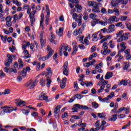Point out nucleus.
Returning <instances> with one entry per match:
<instances>
[{
    "instance_id": "nucleus-1",
    "label": "nucleus",
    "mask_w": 131,
    "mask_h": 131,
    "mask_svg": "<svg viewBox=\"0 0 131 131\" xmlns=\"http://www.w3.org/2000/svg\"><path fill=\"white\" fill-rule=\"evenodd\" d=\"M47 51L49 52H48V54L46 56L41 57V56L39 55H37V57H40L39 58V60L40 61H46V60H49V59H50V58H51V57L53 55H54V53H55V51H54V50L52 49L50 46H48Z\"/></svg>"
},
{
    "instance_id": "nucleus-2",
    "label": "nucleus",
    "mask_w": 131,
    "mask_h": 131,
    "mask_svg": "<svg viewBox=\"0 0 131 131\" xmlns=\"http://www.w3.org/2000/svg\"><path fill=\"white\" fill-rule=\"evenodd\" d=\"M47 71L48 72L47 74L46 75L47 77L46 80L47 81L46 85L47 88H50L51 86V83H52V80L51 77H52V74H53V71L51 68H48L47 69Z\"/></svg>"
},
{
    "instance_id": "nucleus-3",
    "label": "nucleus",
    "mask_w": 131,
    "mask_h": 131,
    "mask_svg": "<svg viewBox=\"0 0 131 131\" xmlns=\"http://www.w3.org/2000/svg\"><path fill=\"white\" fill-rule=\"evenodd\" d=\"M69 2L70 3H74L75 4H77L75 5V8L73 9L71 11V12H80L81 11V9H82V7H81V6L79 4H78L79 2H78V0H69Z\"/></svg>"
},
{
    "instance_id": "nucleus-4",
    "label": "nucleus",
    "mask_w": 131,
    "mask_h": 131,
    "mask_svg": "<svg viewBox=\"0 0 131 131\" xmlns=\"http://www.w3.org/2000/svg\"><path fill=\"white\" fill-rule=\"evenodd\" d=\"M17 109H18L17 107H15V108H12L11 109V107L7 106L6 108L1 112L0 115L3 116V115H5V113H11V112H13V111H16Z\"/></svg>"
},
{
    "instance_id": "nucleus-5",
    "label": "nucleus",
    "mask_w": 131,
    "mask_h": 131,
    "mask_svg": "<svg viewBox=\"0 0 131 131\" xmlns=\"http://www.w3.org/2000/svg\"><path fill=\"white\" fill-rule=\"evenodd\" d=\"M37 82H38V81L37 80V79H36L35 81L32 83V80H30L28 83L26 84V86L28 87L29 85H30V89L32 90L37 84Z\"/></svg>"
},
{
    "instance_id": "nucleus-6",
    "label": "nucleus",
    "mask_w": 131,
    "mask_h": 131,
    "mask_svg": "<svg viewBox=\"0 0 131 131\" xmlns=\"http://www.w3.org/2000/svg\"><path fill=\"white\" fill-rule=\"evenodd\" d=\"M63 67V74L68 76L69 74V68H68V61H66L64 65L62 66Z\"/></svg>"
},
{
    "instance_id": "nucleus-7",
    "label": "nucleus",
    "mask_w": 131,
    "mask_h": 131,
    "mask_svg": "<svg viewBox=\"0 0 131 131\" xmlns=\"http://www.w3.org/2000/svg\"><path fill=\"white\" fill-rule=\"evenodd\" d=\"M92 7L93 8L92 9V11L93 12V13H100V9H99V6H98L97 3L95 1H93Z\"/></svg>"
},
{
    "instance_id": "nucleus-8",
    "label": "nucleus",
    "mask_w": 131,
    "mask_h": 131,
    "mask_svg": "<svg viewBox=\"0 0 131 131\" xmlns=\"http://www.w3.org/2000/svg\"><path fill=\"white\" fill-rule=\"evenodd\" d=\"M102 48H103V50H101V53L102 55H107V50H108V43H107L106 42H104L103 43V45H102Z\"/></svg>"
},
{
    "instance_id": "nucleus-9",
    "label": "nucleus",
    "mask_w": 131,
    "mask_h": 131,
    "mask_svg": "<svg viewBox=\"0 0 131 131\" xmlns=\"http://www.w3.org/2000/svg\"><path fill=\"white\" fill-rule=\"evenodd\" d=\"M30 70L31 69L29 67H27L26 68H24L23 70L21 71V73L20 74V75H21L23 77H26L27 71L28 72H29V71H30Z\"/></svg>"
},
{
    "instance_id": "nucleus-10",
    "label": "nucleus",
    "mask_w": 131,
    "mask_h": 131,
    "mask_svg": "<svg viewBox=\"0 0 131 131\" xmlns=\"http://www.w3.org/2000/svg\"><path fill=\"white\" fill-rule=\"evenodd\" d=\"M72 46L73 47V51L72 53V55H75V54H76V53H77V51H78V47H77L76 42L75 41H73Z\"/></svg>"
},
{
    "instance_id": "nucleus-11",
    "label": "nucleus",
    "mask_w": 131,
    "mask_h": 131,
    "mask_svg": "<svg viewBox=\"0 0 131 131\" xmlns=\"http://www.w3.org/2000/svg\"><path fill=\"white\" fill-rule=\"evenodd\" d=\"M68 49V46H66V44L63 43L62 45L60 46V55L62 56V53L64 52H67V50Z\"/></svg>"
},
{
    "instance_id": "nucleus-12",
    "label": "nucleus",
    "mask_w": 131,
    "mask_h": 131,
    "mask_svg": "<svg viewBox=\"0 0 131 131\" xmlns=\"http://www.w3.org/2000/svg\"><path fill=\"white\" fill-rule=\"evenodd\" d=\"M61 108V105H57L54 109V116L55 117H58L60 114V108Z\"/></svg>"
},
{
    "instance_id": "nucleus-13",
    "label": "nucleus",
    "mask_w": 131,
    "mask_h": 131,
    "mask_svg": "<svg viewBox=\"0 0 131 131\" xmlns=\"http://www.w3.org/2000/svg\"><path fill=\"white\" fill-rule=\"evenodd\" d=\"M130 83V81L129 80H121V81L119 83V85H127V84H129Z\"/></svg>"
},
{
    "instance_id": "nucleus-14",
    "label": "nucleus",
    "mask_w": 131,
    "mask_h": 131,
    "mask_svg": "<svg viewBox=\"0 0 131 131\" xmlns=\"http://www.w3.org/2000/svg\"><path fill=\"white\" fill-rule=\"evenodd\" d=\"M115 25L112 24L110 25L108 27V33H111L112 32H113V31H115Z\"/></svg>"
},
{
    "instance_id": "nucleus-15",
    "label": "nucleus",
    "mask_w": 131,
    "mask_h": 131,
    "mask_svg": "<svg viewBox=\"0 0 131 131\" xmlns=\"http://www.w3.org/2000/svg\"><path fill=\"white\" fill-rule=\"evenodd\" d=\"M112 76H113V73L111 72H108L106 73L105 76V79H110Z\"/></svg>"
},
{
    "instance_id": "nucleus-16",
    "label": "nucleus",
    "mask_w": 131,
    "mask_h": 131,
    "mask_svg": "<svg viewBox=\"0 0 131 131\" xmlns=\"http://www.w3.org/2000/svg\"><path fill=\"white\" fill-rule=\"evenodd\" d=\"M110 19L112 23H113V22H118V18L116 17L115 16H111Z\"/></svg>"
},
{
    "instance_id": "nucleus-17",
    "label": "nucleus",
    "mask_w": 131,
    "mask_h": 131,
    "mask_svg": "<svg viewBox=\"0 0 131 131\" xmlns=\"http://www.w3.org/2000/svg\"><path fill=\"white\" fill-rule=\"evenodd\" d=\"M64 30H63V28H59L58 31H56V33L59 35V36H62L63 35V31Z\"/></svg>"
},
{
    "instance_id": "nucleus-18",
    "label": "nucleus",
    "mask_w": 131,
    "mask_h": 131,
    "mask_svg": "<svg viewBox=\"0 0 131 131\" xmlns=\"http://www.w3.org/2000/svg\"><path fill=\"white\" fill-rule=\"evenodd\" d=\"M98 15L96 13H91L89 15V17L90 19H92L93 20H95L96 18H97Z\"/></svg>"
},
{
    "instance_id": "nucleus-19",
    "label": "nucleus",
    "mask_w": 131,
    "mask_h": 131,
    "mask_svg": "<svg viewBox=\"0 0 131 131\" xmlns=\"http://www.w3.org/2000/svg\"><path fill=\"white\" fill-rule=\"evenodd\" d=\"M46 93H41L40 95V98H42L44 101H46L47 99H49V96H46Z\"/></svg>"
},
{
    "instance_id": "nucleus-20",
    "label": "nucleus",
    "mask_w": 131,
    "mask_h": 131,
    "mask_svg": "<svg viewBox=\"0 0 131 131\" xmlns=\"http://www.w3.org/2000/svg\"><path fill=\"white\" fill-rule=\"evenodd\" d=\"M74 107L72 108V110H79L80 109V104H76L74 105Z\"/></svg>"
},
{
    "instance_id": "nucleus-21",
    "label": "nucleus",
    "mask_w": 131,
    "mask_h": 131,
    "mask_svg": "<svg viewBox=\"0 0 131 131\" xmlns=\"http://www.w3.org/2000/svg\"><path fill=\"white\" fill-rule=\"evenodd\" d=\"M104 113H98L97 115L99 118H102L103 120H105L106 119V117L104 115Z\"/></svg>"
},
{
    "instance_id": "nucleus-22",
    "label": "nucleus",
    "mask_w": 131,
    "mask_h": 131,
    "mask_svg": "<svg viewBox=\"0 0 131 131\" xmlns=\"http://www.w3.org/2000/svg\"><path fill=\"white\" fill-rule=\"evenodd\" d=\"M84 97L83 95L80 94H77L74 95V97L77 99H78L79 100H80L81 99H82V97Z\"/></svg>"
},
{
    "instance_id": "nucleus-23",
    "label": "nucleus",
    "mask_w": 131,
    "mask_h": 131,
    "mask_svg": "<svg viewBox=\"0 0 131 131\" xmlns=\"http://www.w3.org/2000/svg\"><path fill=\"white\" fill-rule=\"evenodd\" d=\"M118 4H120V3L117 1H111V7H117V6H118Z\"/></svg>"
},
{
    "instance_id": "nucleus-24",
    "label": "nucleus",
    "mask_w": 131,
    "mask_h": 131,
    "mask_svg": "<svg viewBox=\"0 0 131 131\" xmlns=\"http://www.w3.org/2000/svg\"><path fill=\"white\" fill-rule=\"evenodd\" d=\"M7 58H8V62L9 63H12L13 62V57H12V55L10 54H7Z\"/></svg>"
},
{
    "instance_id": "nucleus-25",
    "label": "nucleus",
    "mask_w": 131,
    "mask_h": 131,
    "mask_svg": "<svg viewBox=\"0 0 131 131\" xmlns=\"http://www.w3.org/2000/svg\"><path fill=\"white\" fill-rule=\"evenodd\" d=\"M117 119V115H113V117L108 119L110 121H115Z\"/></svg>"
},
{
    "instance_id": "nucleus-26",
    "label": "nucleus",
    "mask_w": 131,
    "mask_h": 131,
    "mask_svg": "<svg viewBox=\"0 0 131 131\" xmlns=\"http://www.w3.org/2000/svg\"><path fill=\"white\" fill-rule=\"evenodd\" d=\"M30 21L31 22V26H33L34 23L35 22V18H34V16H29Z\"/></svg>"
},
{
    "instance_id": "nucleus-27",
    "label": "nucleus",
    "mask_w": 131,
    "mask_h": 131,
    "mask_svg": "<svg viewBox=\"0 0 131 131\" xmlns=\"http://www.w3.org/2000/svg\"><path fill=\"white\" fill-rule=\"evenodd\" d=\"M117 27H121L122 29L124 28V25L122 24V22L118 23L116 24Z\"/></svg>"
},
{
    "instance_id": "nucleus-28",
    "label": "nucleus",
    "mask_w": 131,
    "mask_h": 131,
    "mask_svg": "<svg viewBox=\"0 0 131 131\" xmlns=\"http://www.w3.org/2000/svg\"><path fill=\"white\" fill-rule=\"evenodd\" d=\"M40 83L42 86H45L46 85V81L43 79V78H41L40 79Z\"/></svg>"
},
{
    "instance_id": "nucleus-29",
    "label": "nucleus",
    "mask_w": 131,
    "mask_h": 131,
    "mask_svg": "<svg viewBox=\"0 0 131 131\" xmlns=\"http://www.w3.org/2000/svg\"><path fill=\"white\" fill-rule=\"evenodd\" d=\"M95 127H96V128H99V129L100 128H101V127H102V125H100V124L99 123V120L96 121L95 124Z\"/></svg>"
},
{
    "instance_id": "nucleus-30",
    "label": "nucleus",
    "mask_w": 131,
    "mask_h": 131,
    "mask_svg": "<svg viewBox=\"0 0 131 131\" xmlns=\"http://www.w3.org/2000/svg\"><path fill=\"white\" fill-rule=\"evenodd\" d=\"M76 21L78 23V26H81L82 21L81 20V18H77L76 19Z\"/></svg>"
},
{
    "instance_id": "nucleus-31",
    "label": "nucleus",
    "mask_w": 131,
    "mask_h": 131,
    "mask_svg": "<svg viewBox=\"0 0 131 131\" xmlns=\"http://www.w3.org/2000/svg\"><path fill=\"white\" fill-rule=\"evenodd\" d=\"M92 37L93 38V41H97V40L99 39L98 37H97V34H93L92 35Z\"/></svg>"
},
{
    "instance_id": "nucleus-32",
    "label": "nucleus",
    "mask_w": 131,
    "mask_h": 131,
    "mask_svg": "<svg viewBox=\"0 0 131 131\" xmlns=\"http://www.w3.org/2000/svg\"><path fill=\"white\" fill-rule=\"evenodd\" d=\"M46 12L47 13V15L50 16V14H51V12L50 11V8L49 7V5H46Z\"/></svg>"
},
{
    "instance_id": "nucleus-33",
    "label": "nucleus",
    "mask_w": 131,
    "mask_h": 131,
    "mask_svg": "<svg viewBox=\"0 0 131 131\" xmlns=\"http://www.w3.org/2000/svg\"><path fill=\"white\" fill-rule=\"evenodd\" d=\"M40 42L41 44V47H44L45 45H46V43L47 42L46 40H43L42 39H40Z\"/></svg>"
},
{
    "instance_id": "nucleus-34",
    "label": "nucleus",
    "mask_w": 131,
    "mask_h": 131,
    "mask_svg": "<svg viewBox=\"0 0 131 131\" xmlns=\"http://www.w3.org/2000/svg\"><path fill=\"white\" fill-rule=\"evenodd\" d=\"M11 93V91L9 89H7L4 91L3 93H2V95H9Z\"/></svg>"
},
{
    "instance_id": "nucleus-35",
    "label": "nucleus",
    "mask_w": 131,
    "mask_h": 131,
    "mask_svg": "<svg viewBox=\"0 0 131 131\" xmlns=\"http://www.w3.org/2000/svg\"><path fill=\"white\" fill-rule=\"evenodd\" d=\"M125 24L126 26V28H127V29H128V30H129V31H131V24H130V23H126Z\"/></svg>"
},
{
    "instance_id": "nucleus-36",
    "label": "nucleus",
    "mask_w": 131,
    "mask_h": 131,
    "mask_svg": "<svg viewBox=\"0 0 131 131\" xmlns=\"http://www.w3.org/2000/svg\"><path fill=\"white\" fill-rule=\"evenodd\" d=\"M122 33H123V31L122 30H120L119 32L117 33V37H120L123 35Z\"/></svg>"
},
{
    "instance_id": "nucleus-37",
    "label": "nucleus",
    "mask_w": 131,
    "mask_h": 131,
    "mask_svg": "<svg viewBox=\"0 0 131 131\" xmlns=\"http://www.w3.org/2000/svg\"><path fill=\"white\" fill-rule=\"evenodd\" d=\"M118 3H121L122 5H127L128 2L127 1V0H120Z\"/></svg>"
},
{
    "instance_id": "nucleus-38",
    "label": "nucleus",
    "mask_w": 131,
    "mask_h": 131,
    "mask_svg": "<svg viewBox=\"0 0 131 131\" xmlns=\"http://www.w3.org/2000/svg\"><path fill=\"white\" fill-rule=\"evenodd\" d=\"M101 31H102L103 33H109V31L108 30V29L104 28L103 29H101Z\"/></svg>"
},
{
    "instance_id": "nucleus-39",
    "label": "nucleus",
    "mask_w": 131,
    "mask_h": 131,
    "mask_svg": "<svg viewBox=\"0 0 131 131\" xmlns=\"http://www.w3.org/2000/svg\"><path fill=\"white\" fill-rule=\"evenodd\" d=\"M92 106H93V107H94L95 109H97V108L99 107V104H98L96 102H92Z\"/></svg>"
},
{
    "instance_id": "nucleus-40",
    "label": "nucleus",
    "mask_w": 131,
    "mask_h": 131,
    "mask_svg": "<svg viewBox=\"0 0 131 131\" xmlns=\"http://www.w3.org/2000/svg\"><path fill=\"white\" fill-rule=\"evenodd\" d=\"M80 109H82V110H89V107H88V106H83V105H80Z\"/></svg>"
},
{
    "instance_id": "nucleus-41",
    "label": "nucleus",
    "mask_w": 131,
    "mask_h": 131,
    "mask_svg": "<svg viewBox=\"0 0 131 131\" xmlns=\"http://www.w3.org/2000/svg\"><path fill=\"white\" fill-rule=\"evenodd\" d=\"M123 36H124V34H123L122 35H121V37L117 39V42H121V41L123 40Z\"/></svg>"
},
{
    "instance_id": "nucleus-42",
    "label": "nucleus",
    "mask_w": 131,
    "mask_h": 131,
    "mask_svg": "<svg viewBox=\"0 0 131 131\" xmlns=\"http://www.w3.org/2000/svg\"><path fill=\"white\" fill-rule=\"evenodd\" d=\"M66 86V82H61L60 83L61 89H64Z\"/></svg>"
},
{
    "instance_id": "nucleus-43",
    "label": "nucleus",
    "mask_w": 131,
    "mask_h": 131,
    "mask_svg": "<svg viewBox=\"0 0 131 131\" xmlns=\"http://www.w3.org/2000/svg\"><path fill=\"white\" fill-rule=\"evenodd\" d=\"M23 104H25V101H21L20 102L17 101L16 102V104L17 105V106H21V105H22Z\"/></svg>"
},
{
    "instance_id": "nucleus-44",
    "label": "nucleus",
    "mask_w": 131,
    "mask_h": 131,
    "mask_svg": "<svg viewBox=\"0 0 131 131\" xmlns=\"http://www.w3.org/2000/svg\"><path fill=\"white\" fill-rule=\"evenodd\" d=\"M104 21H105V23H106V25L107 24H112V21L111 20L110 18H109L108 19H107V18H105V20L104 19Z\"/></svg>"
},
{
    "instance_id": "nucleus-45",
    "label": "nucleus",
    "mask_w": 131,
    "mask_h": 131,
    "mask_svg": "<svg viewBox=\"0 0 131 131\" xmlns=\"http://www.w3.org/2000/svg\"><path fill=\"white\" fill-rule=\"evenodd\" d=\"M101 13H102V14H107V10H106V8H101Z\"/></svg>"
},
{
    "instance_id": "nucleus-46",
    "label": "nucleus",
    "mask_w": 131,
    "mask_h": 131,
    "mask_svg": "<svg viewBox=\"0 0 131 131\" xmlns=\"http://www.w3.org/2000/svg\"><path fill=\"white\" fill-rule=\"evenodd\" d=\"M32 116H34L35 117V118H36V117H37V116H38V113H37V112H34L31 114Z\"/></svg>"
},
{
    "instance_id": "nucleus-47",
    "label": "nucleus",
    "mask_w": 131,
    "mask_h": 131,
    "mask_svg": "<svg viewBox=\"0 0 131 131\" xmlns=\"http://www.w3.org/2000/svg\"><path fill=\"white\" fill-rule=\"evenodd\" d=\"M114 97V92H112L111 94L107 96V98H110V99H112Z\"/></svg>"
},
{
    "instance_id": "nucleus-48",
    "label": "nucleus",
    "mask_w": 131,
    "mask_h": 131,
    "mask_svg": "<svg viewBox=\"0 0 131 131\" xmlns=\"http://www.w3.org/2000/svg\"><path fill=\"white\" fill-rule=\"evenodd\" d=\"M93 3H94V1H88V6H89V7H92Z\"/></svg>"
},
{
    "instance_id": "nucleus-49",
    "label": "nucleus",
    "mask_w": 131,
    "mask_h": 131,
    "mask_svg": "<svg viewBox=\"0 0 131 131\" xmlns=\"http://www.w3.org/2000/svg\"><path fill=\"white\" fill-rule=\"evenodd\" d=\"M44 19H45V15H43V14H41V20L40 21V23H42V24L43 23Z\"/></svg>"
},
{
    "instance_id": "nucleus-50",
    "label": "nucleus",
    "mask_w": 131,
    "mask_h": 131,
    "mask_svg": "<svg viewBox=\"0 0 131 131\" xmlns=\"http://www.w3.org/2000/svg\"><path fill=\"white\" fill-rule=\"evenodd\" d=\"M0 77H2V76L3 77H5V76H6V74H5V73H4V72L3 71V70H1L0 71Z\"/></svg>"
},
{
    "instance_id": "nucleus-51",
    "label": "nucleus",
    "mask_w": 131,
    "mask_h": 131,
    "mask_svg": "<svg viewBox=\"0 0 131 131\" xmlns=\"http://www.w3.org/2000/svg\"><path fill=\"white\" fill-rule=\"evenodd\" d=\"M74 89H78V84L77 83V81H75L74 83Z\"/></svg>"
},
{
    "instance_id": "nucleus-52",
    "label": "nucleus",
    "mask_w": 131,
    "mask_h": 131,
    "mask_svg": "<svg viewBox=\"0 0 131 131\" xmlns=\"http://www.w3.org/2000/svg\"><path fill=\"white\" fill-rule=\"evenodd\" d=\"M125 49H126V46H123L121 47V49H120V50L119 51V52L120 53H121L122 52H124V50H125Z\"/></svg>"
},
{
    "instance_id": "nucleus-53",
    "label": "nucleus",
    "mask_w": 131,
    "mask_h": 131,
    "mask_svg": "<svg viewBox=\"0 0 131 131\" xmlns=\"http://www.w3.org/2000/svg\"><path fill=\"white\" fill-rule=\"evenodd\" d=\"M99 24H101V25H102V26H107V24H106V21H103L100 20Z\"/></svg>"
},
{
    "instance_id": "nucleus-54",
    "label": "nucleus",
    "mask_w": 131,
    "mask_h": 131,
    "mask_svg": "<svg viewBox=\"0 0 131 131\" xmlns=\"http://www.w3.org/2000/svg\"><path fill=\"white\" fill-rule=\"evenodd\" d=\"M78 47L79 48V49H80L81 50H85V46H83L82 45H78Z\"/></svg>"
},
{
    "instance_id": "nucleus-55",
    "label": "nucleus",
    "mask_w": 131,
    "mask_h": 131,
    "mask_svg": "<svg viewBox=\"0 0 131 131\" xmlns=\"http://www.w3.org/2000/svg\"><path fill=\"white\" fill-rule=\"evenodd\" d=\"M6 21L7 22H11V21H12V16H7L6 17Z\"/></svg>"
},
{
    "instance_id": "nucleus-56",
    "label": "nucleus",
    "mask_w": 131,
    "mask_h": 131,
    "mask_svg": "<svg viewBox=\"0 0 131 131\" xmlns=\"http://www.w3.org/2000/svg\"><path fill=\"white\" fill-rule=\"evenodd\" d=\"M76 97H74V95L73 97H72L70 100H69V103H73V102L75 100Z\"/></svg>"
},
{
    "instance_id": "nucleus-57",
    "label": "nucleus",
    "mask_w": 131,
    "mask_h": 131,
    "mask_svg": "<svg viewBox=\"0 0 131 131\" xmlns=\"http://www.w3.org/2000/svg\"><path fill=\"white\" fill-rule=\"evenodd\" d=\"M83 19L85 21H86V20L89 19V14L88 13L85 14V15L83 16Z\"/></svg>"
},
{
    "instance_id": "nucleus-58",
    "label": "nucleus",
    "mask_w": 131,
    "mask_h": 131,
    "mask_svg": "<svg viewBox=\"0 0 131 131\" xmlns=\"http://www.w3.org/2000/svg\"><path fill=\"white\" fill-rule=\"evenodd\" d=\"M72 118H74V119H80V117L77 115L72 116Z\"/></svg>"
},
{
    "instance_id": "nucleus-59",
    "label": "nucleus",
    "mask_w": 131,
    "mask_h": 131,
    "mask_svg": "<svg viewBox=\"0 0 131 131\" xmlns=\"http://www.w3.org/2000/svg\"><path fill=\"white\" fill-rule=\"evenodd\" d=\"M94 20H95L94 21V22H95L96 24H100V22L101 21V20L100 19H99V18H95Z\"/></svg>"
},
{
    "instance_id": "nucleus-60",
    "label": "nucleus",
    "mask_w": 131,
    "mask_h": 131,
    "mask_svg": "<svg viewBox=\"0 0 131 131\" xmlns=\"http://www.w3.org/2000/svg\"><path fill=\"white\" fill-rule=\"evenodd\" d=\"M127 18V16H121V21H125Z\"/></svg>"
},
{
    "instance_id": "nucleus-61",
    "label": "nucleus",
    "mask_w": 131,
    "mask_h": 131,
    "mask_svg": "<svg viewBox=\"0 0 131 131\" xmlns=\"http://www.w3.org/2000/svg\"><path fill=\"white\" fill-rule=\"evenodd\" d=\"M91 93L92 94H93V95H96V94H97V91H96V89H95L94 88H93L91 90Z\"/></svg>"
},
{
    "instance_id": "nucleus-62",
    "label": "nucleus",
    "mask_w": 131,
    "mask_h": 131,
    "mask_svg": "<svg viewBox=\"0 0 131 131\" xmlns=\"http://www.w3.org/2000/svg\"><path fill=\"white\" fill-rule=\"evenodd\" d=\"M90 66H93L94 65V63H96V60L93 59L91 61H90L88 62Z\"/></svg>"
},
{
    "instance_id": "nucleus-63",
    "label": "nucleus",
    "mask_w": 131,
    "mask_h": 131,
    "mask_svg": "<svg viewBox=\"0 0 131 131\" xmlns=\"http://www.w3.org/2000/svg\"><path fill=\"white\" fill-rule=\"evenodd\" d=\"M6 25L8 26V27H11V26H12V22L6 21Z\"/></svg>"
},
{
    "instance_id": "nucleus-64",
    "label": "nucleus",
    "mask_w": 131,
    "mask_h": 131,
    "mask_svg": "<svg viewBox=\"0 0 131 131\" xmlns=\"http://www.w3.org/2000/svg\"><path fill=\"white\" fill-rule=\"evenodd\" d=\"M100 129V128H92L90 131H97L99 130Z\"/></svg>"
}]
</instances>
